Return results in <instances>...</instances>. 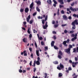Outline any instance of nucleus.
<instances>
[{"mask_svg": "<svg viewBox=\"0 0 78 78\" xmlns=\"http://www.w3.org/2000/svg\"><path fill=\"white\" fill-rule=\"evenodd\" d=\"M69 62H70V63H73V62H72V60H69Z\"/></svg>", "mask_w": 78, "mask_h": 78, "instance_id": "0e129e2a", "label": "nucleus"}, {"mask_svg": "<svg viewBox=\"0 0 78 78\" xmlns=\"http://www.w3.org/2000/svg\"><path fill=\"white\" fill-rule=\"evenodd\" d=\"M38 39H40V40H42V39H43V38H42V37H39Z\"/></svg>", "mask_w": 78, "mask_h": 78, "instance_id": "de8ad7c7", "label": "nucleus"}, {"mask_svg": "<svg viewBox=\"0 0 78 78\" xmlns=\"http://www.w3.org/2000/svg\"><path fill=\"white\" fill-rule=\"evenodd\" d=\"M36 68H34V73L36 72Z\"/></svg>", "mask_w": 78, "mask_h": 78, "instance_id": "49530a36", "label": "nucleus"}, {"mask_svg": "<svg viewBox=\"0 0 78 78\" xmlns=\"http://www.w3.org/2000/svg\"><path fill=\"white\" fill-rule=\"evenodd\" d=\"M60 67L61 69H64V66L61 64V63L60 64Z\"/></svg>", "mask_w": 78, "mask_h": 78, "instance_id": "f8f14e48", "label": "nucleus"}, {"mask_svg": "<svg viewBox=\"0 0 78 78\" xmlns=\"http://www.w3.org/2000/svg\"><path fill=\"white\" fill-rule=\"evenodd\" d=\"M73 48V47L72 46V45L70 44L69 45V48H69V49H71V48Z\"/></svg>", "mask_w": 78, "mask_h": 78, "instance_id": "a878e982", "label": "nucleus"}, {"mask_svg": "<svg viewBox=\"0 0 78 78\" xmlns=\"http://www.w3.org/2000/svg\"><path fill=\"white\" fill-rule=\"evenodd\" d=\"M32 61H30V63H29V64L30 65V66H31L32 65Z\"/></svg>", "mask_w": 78, "mask_h": 78, "instance_id": "603ef678", "label": "nucleus"}, {"mask_svg": "<svg viewBox=\"0 0 78 78\" xmlns=\"http://www.w3.org/2000/svg\"><path fill=\"white\" fill-rule=\"evenodd\" d=\"M59 55H61V56H62L63 55L62 52V51H61L60 50L59 51V53H58Z\"/></svg>", "mask_w": 78, "mask_h": 78, "instance_id": "2eb2a0df", "label": "nucleus"}, {"mask_svg": "<svg viewBox=\"0 0 78 78\" xmlns=\"http://www.w3.org/2000/svg\"><path fill=\"white\" fill-rule=\"evenodd\" d=\"M61 13H62V14H64V11L63 10H61Z\"/></svg>", "mask_w": 78, "mask_h": 78, "instance_id": "8fccbe9b", "label": "nucleus"}, {"mask_svg": "<svg viewBox=\"0 0 78 78\" xmlns=\"http://www.w3.org/2000/svg\"><path fill=\"white\" fill-rule=\"evenodd\" d=\"M58 1L61 5H64L63 0H58Z\"/></svg>", "mask_w": 78, "mask_h": 78, "instance_id": "6e6552de", "label": "nucleus"}, {"mask_svg": "<svg viewBox=\"0 0 78 78\" xmlns=\"http://www.w3.org/2000/svg\"><path fill=\"white\" fill-rule=\"evenodd\" d=\"M75 61H78V58H77V57H75Z\"/></svg>", "mask_w": 78, "mask_h": 78, "instance_id": "c03bdc74", "label": "nucleus"}, {"mask_svg": "<svg viewBox=\"0 0 78 78\" xmlns=\"http://www.w3.org/2000/svg\"><path fill=\"white\" fill-rule=\"evenodd\" d=\"M35 45L36 47L37 48V44L36 42H35Z\"/></svg>", "mask_w": 78, "mask_h": 78, "instance_id": "bf43d9fd", "label": "nucleus"}, {"mask_svg": "<svg viewBox=\"0 0 78 78\" xmlns=\"http://www.w3.org/2000/svg\"><path fill=\"white\" fill-rule=\"evenodd\" d=\"M53 2L55 3V5H57V2L56 1V0H53Z\"/></svg>", "mask_w": 78, "mask_h": 78, "instance_id": "473e14b6", "label": "nucleus"}, {"mask_svg": "<svg viewBox=\"0 0 78 78\" xmlns=\"http://www.w3.org/2000/svg\"><path fill=\"white\" fill-rule=\"evenodd\" d=\"M48 74L47 73H44V78H47V76Z\"/></svg>", "mask_w": 78, "mask_h": 78, "instance_id": "cd10ccee", "label": "nucleus"}, {"mask_svg": "<svg viewBox=\"0 0 78 78\" xmlns=\"http://www.w3.org/2000/svg\"><path fill=\"white\" fill-rule=\"evenodd\" d=\"M44 51H46V50H48V47H44Z\"/></svg>", "mask_w": 78, "mask_h": 78, "instance_id": "58836bf2", "label": "nucleus"}, {"mask_svg": "<svg viewBox=\"0 0 78 78\" xmlns=\"http://www.w3.org/2000/svg\"><path fill=\"white\" fill-rule=\"evenodd\" d=\"M71 37H75V34H71Z\"/></svg>", "mask_w": 78, "mask_h": 78, "instance_id": "09e8293b", "label": "nucleus"}, {"mask_svg": "<svg viewBox=\"0 0 78 78\" xmlns=\"http://www.w3.org/2000/svg\"><path fill=\"white\" fill-rule=\"evenodd\" d=\"M66 44H67V41H64L63 42V45H66Z\"/></svg>", "mask_w": 78, "mask_h": 78, "instance_id": "7c9ffc66", "label": "nucleus"}, {"mask_svg": "<svg viewBox=\"0 0 78 78\" xmlns=\"http://www.w3.org/2000/svg\"><path fill=\"white\" fill-rule=\"evenodd\" d=\"M73 50V52L74 53H75V52L76 51V48H74Z\"/></svg>", "mask_w": 78, "mask_h": 78, "instance_id": "6e6d98bb", "label": "nucleus"}, {"mask_svg": "<svg viewBox=\"0 0 78 78\" xmlns=\"http://www.w3.org/2000/svg\"><path fill=\"white\" fill-rule=\"evenodd\" d=\"M47 2L49 3V4H50V3H51V0H49L47 1Z\"/></svg>", "mask_w": 78, "mask_h": 78, "instance_id": "4c0bfd02", "label": "nucleus"}, {"mask_svg": "<svg viewBox=\"0 0 78 78\" xmlns=\"http://www.w3.org/2000/svg\"><path fill=\"white\" fill-rule=\"evenodd\" d=\"M23 24H24V25H26V24H27V22H25V21H24L23 22Z\"/></svg>", "mask_w": 78, "mask_h": 78, "instance_id": "e2e57ef3", "label": "nucleus"}, {"mask_svg": "<svg viewBox=\"0 0 78 78\" xmlns=\"http://www.w3.org/2000/svg\"><path fill=\"white\" fill-rule=\"evenodd\" d=\"M34 5V3H33V2H32L30 5V11H31V10L33 9V8Z\"/></svg>", "mask_w": 78, "mask_h": 78, "instance_id": "423d86ee", "label": "nucleus"}, {"mask_svg": "<svg viewBox=\"0 0 78 78\" xmlns=\"http://www.w3.org/2000/svg\"><path fill=\"white\" fill-rule=\"evenodd\" d=\"M77 37V34L76 33L75 34V37H74L77 39V37Z\"/></svg>", "mask_w": 78, "mask_h": 78, "instance_id": "864d4df0", "label": "nucleus"}, {"mask_svg": "<svg viewBox=\"0 0 78 78\" xmlns=\"http://www.w3.org/2000/svg\"><path fill=\"white\" fill-rule=\"evenodd\" d=\"M48 27V25H45L44 26H43V28L44 29H46Z\"/></svg>", "mask_w": 78, "mask_h": 78, "instance_id": "6ab92c4d", "label": "nucleus"}, {"mask_svg": "<svg viewBox=\"0 0 78 78\" xmlns=\"http://www.w3.org/2000/svg\"><path fill=\"white\" fill-rule=\"evenodd\" d=\"M29 20H30V19H28V18H27V22H29Z\"/></svg>", "mask_w": 78, "mask_h": 78, "instance_id": "680f3d73", "label": "nucleus"}, {"mask_svg": "<svg viewBox=\"0 0 78 78\" xmlns=\"http://www.w3.org/2000/svg\"><path fill=\"white\" fill-rule=\"evenodd\" d=\"M19 72H20V73H22V70L20 69L19 70Z\"/></svg>", "mask_w": 78, "mask_h": 78, "instance_id": "4d7b16f0", "label": "nucleus"}, {"mask_svg": "<svg viewBox=\"0 0 78 78\" xmlns=\"http://www.w3.org/2000/svg\"><path fill=\"white\" fill-rule=\"evenodd\" d=\"M36 9L37 11H38V12H40V9H39V8H38V7H37L36 8Z\"/></svg>", "mask_w": 78, "mask_h": 78, "instance_id": "72a5a7b5", "label": "nucleus"}, {"mask_svg": "<svg viewBox=\"0 0 78 78\" xmlns=\"http://www.w3.org/2000/svg\"><path fill=\"white\" fill-rule=\"evenodd\" d=\"M62 74L61 73H58V77H62Z\"/></svg>", "mask_w": 78, "mask_h": 78, "instance_id": "dca6fc26", "label": "nucleus"}, {"mask_svg": "<svg viewBox=\"0 0 78 78\" xmlns=\"http://www.w3.org/2000/svg\"><path fill=\"white\" fill-rule=\"evenodd\" d=\"M43 18H44L43 17H42V16H38L37 17V18L38 19H43Z\"/></svg>", "mask_w": 78, "mask_h": 78, "instance_id": "b1692460", "label": "nucleus"}, {"mask_svg": "<svg viewBox=\"0 0 78 78\" xmlns=\"http://www.w3.org/2000/svg\"><path fill=\"white\" fill-rule=\"evenodd\" d=\"M27 41H28V39L25 38H24V39H23V42L27 43Z\"/></svg>", "mask_w": 78, "mask_h": 78, "instance_id": "1a4fd4ad", "label": "nucleus"}, {"mask_svg": "<svg viewBox=\"0 0 78 78\" xmlns=\"http://www.w3.org/2000/svg\"><path fill=\"white\" fill-rule=\"evenodd\" d=\"M66 41V43H68V42H70V40L69 39H68Z\"/></svg>", "mask_w": 78, "mask_h": 78, "instance_id": "5fc2aeb1", "label": "nucleus"}, {"mask_svg": "<svg viewBox=\"0 0 78 78\" xmlns=\"http://www.w3.org/2000/svg\"><path fill=\"white\" fill-rule=\"evenodd\" d=\"M57 69L58 70H61V68L59 66H57Z\"/></svg>", "mask_w": 78, "mask_h": 78, "instance_id": "f704fd0d", "label": "nucleus"}, {"mask_svg": "<svg viewBox=\"0 0 78 78\" xmlns=\"http://www.w3.org/2000/svg\"><path fill=\"white\" fill-rule=\"evenodd\" d=\"M29 50L30 51H32V48H29Z\"/></svg>", "mask_w": 78, "mask_h": 78, "instance_id": "13d9d810", "label": "nucleus"}, {"mask_svg": "<svg viewBox=\"0 0 78 78\" xmlns=\"http://www.w3.org/2000/svg\"><path fill=\"white\" fill-rule=\"evenodd\" d=\"M33 31H34V33H37V31L35 30V29L33 30Z\"/></svg>", "mask_w": 78, "mask_h": 78, "instance_id": "37998d69", "label": "nucleus"}, {"mask_svg": "<svg viewBox=\"0 0 78 78\" xmlns=\"http://www.w3.org/2000/svg\"><path fill=\"white\" fill-rule=\"evenodd\" d=\"M77 15L75 14H74L73 15V16L74 17H76Z\"/></svg>", "mask_w": 78, "mask_h": 78, "instance_id": "3c124183", "label": "nucleus"}, {"mask_svg": "<svg viewBox=\"0 0 78 78\" xmlns=\"http://www.w3.org/2000/svg\"><path fill=\"white\" fill-rule=\"evenodd\" d=\"M74 5H75V3L73 2L71 4V6H73Z\"/></svg>", "mask_w": 78, "mask_h": 78, "instance_id": "ea45409f", "label": "nucleus"}, {"mask_svg": "<svg viewBox=\"0 0 78 78\" xmlns=\"http://www.w3.org/2000/svg\"><path fill=\"white\" fill-rule=\"evenodd\" d=\"M70 9L71 11H73V12H75L77 11L76 9L75 8L73 9V8H72V6H70L69 9L68 8H67V11H70Z\"/></svg>", "mask_w": 78, "mask_h": 78, "instance_id": "7ed1b4c3", "label": "nucleus"}, {"mask_svg": "<svg viewBox=\"0 0 78 78\" xmlns=\"http://www.w3.org/2000/svg\"><path fill=\"white\" fill-rule=\"evenodd\" d=\"M24 56H27V53H26L24 54Z\"/></svg>", "mask_w": 78, "mask_h": 78, "instance_id": "774afa93", "label": "nucleus"}, {"mask_svg": "<svg viewBox=\"0 0 78 78\" xmlns=\"http://www.w3.org/2000/svg\"><path fill=\"white\" fill-rule=\"evenodd\" d=\"M33 23V20H31L29 22L30 24H32Z\"/></svg>", "mask_w": 78, "mask_h": 78, "instance_id": "4be33fe9", "label": "nucleus"}, {"mask_svg": "<svg viewBox=\"0 0 78 78\" xmlns=\"http://www.w3.org/2000/svg\"><path fill=\"white\" fill-rule=\"evenodd\" d=\"M68 70H72V68L70 67H69L68 68Z\"/></svg>", "mask_w": 78, "mask_h": 78, "instance_id": "052dcab7", "label": "nucleus"}, {"mask_svg": "<svg viewBox=\"0 0 78 78\" xmlns=\"http://www.w3.org/2000/svg\"><path fill=\"white\" fill-rule=\"evenodd\" d=\"M70 50H71V49L68 48L66 49V51L65 49V51L67 53H68V54H70Z\"/></svg>", "mask_w": 78, "mask_h": 78, "instance_id": "0eeeda50", "label": "nucleus"}, {"mask_svg": "<svg viewBox=\"0 0 78 78\" xmlns=\"http://www.w3.org/2000/svg\"><path fill=\"white\" fill-rule=\"evenodd\" d=\"M36 14H37V13L36 12H35L33 14V16H35Z\"/></svg>", "mask_w": 78, "mask_h": 78, "instance_id": "e433bc0d", "label": "nucleus"}, {"mask_svg": "<svg viewBox=\"0 0 78 78\" xmlns=\"http://www.w3.org/2000/svg\"><path fill=\"white\" fill-rule=\"evenodd\" d=\"M31 18V16L30 15H29L28 17L27 18V19H30V18Z\"/></svg>", "mask_w": 78, "mask_h": 78, "instance_id": "a19ab883", "label": "nucleus"}, {"mask_svg": "<svg viewBox=\"0 0 78 78\" xmlns=\"http://www.w3.org/2000/svg\"><path fill=\"white\" fill-rule=\"evenodd\" d=\"M59 7L60 8H64V5H59Z\"/></svg>", "mask_w": 78, "mask_h": 78, "instance_id": "393cba45", "label": "nucleus"}, {"mask_svg": "<svg viewBox=\"0 0 78 78\" xmlns=\"http://www.w3.org/2000/svg\"><path fill=\"white\" fill-rule=\"evenodd\" d=\"M69 19H72V17L71 16H69L68 17Z\"/></svg>", "mask_w": 78, "mask_h": 78, "instance_id": "338daca9", "label": "nucleus"}, {"mask_svg": "<svg viewBox=\"0 0 78 78\" xmlns=\"http://www.w3.org/2000/svg\"><path fill=\"white\" fill-rule=\"evenodd\" d=\"M37 61L35 60L34 63L33 65H32V66H33V67H35L36 66V63L37 65L39 66L40 65V62H39V59H40V58L39 57H38L37 58Z\"/></svg>", "mask_w": 78, "mask_h": 78, "instance_id": "f03ea898", "label": "nucleus"}, {"mask_svg": "<svg viewBox=\"0 0 78 78\" xmlns=\"http://www.w3.org/2000/svg\"><path fill=\"white\" fill-rule=\"evenodd\" d=\"M54 64H58V61H55L53 62Z\"/></svg>", "mask_w": 78, "mask_h": 78, "instance_id": "aec40b11", "label": "nucleus"}, {"mask_svg": "<svg viewBox=\"0 0 78 78\" xmlns=\"http://www.w3.org/2000/svg\"><path fill=\"white\" fill-rule=\"evenodd\" d=\"M75 24L76 25H78V20H75L74 21H73L72 23V25H73V27L72 28V30H73L76 28V26H75Z\"/></svg>", "mask_w": 78, "mask_h": 78, "instance_id": "f257e3e1", "label": "nucleus"}, {"mask_svg": "<svg viewBox=\"0 0 78 78\" xmlns=\"http://www.w3.org/2000/svg\"><path fill=\"white\" fill-rule=\"evenodd\" d=\"M41 44L42 45H44V42L41 41Z\"/></svg>", "mask_w": 78, "mask_h": 78, "instance_id": "a18cd8bd", "label": "nucleus"}, {"mask_svg": "<svg viewBox=\"0 0 78 78\" xmlns=\"http://www.w3.org/2000/svg\"><path fill=\"white\" fill-rule=\"evenodd\" d=\"M23 11H24V10L23 9H21L20 10V12H23Z\"/></svg>", "mask_w": 78, "mask_h": 78, "instance_id": "bb28decb", "label": "nucleus"}, {"mask_svg": "<svg viewBox=\"0 0 78 78\" xmlns=\"http://www.w3.org/2000/svg\"><path fill=\"white\" fill-rule=\"evenodd\" d=\"M64 33L65 34H67V33H68V31H67V30H65L64 31Z\"/></svg>", "mask_w": 78, "mask_h": 78, "instance_id": "2f4dec72", "label": "nucleus"}, {"mask_svg": "<svg viewBox=\"0 0 78 78\" xmlns=\"http://www.w3.org/2000/svg\"><path fill=\"white\" fill-rule=\"evenodd\" d=\"M78 64V62H73V64H74L75 65H77Z\"/></svg>", "mask_w": 78, "mask_h": 78, "instance_id": "f3484780", "label": "nucleus"}, {"mask_svg": "<svg viewBox=\"0 0 78 78\" xmlns=\"http://www.w3.org/2000/svg\"><path fill=\"white\" fill-rule=\"evenodd\" d=\"M36 3H37V5H40L41 4V1H38L37 2H36Z\"/></svg>", "mask_w": 78, "mask_h": 78, "instance_id": "a211bd4d", "label": "nucleus"}, {"mask_svg": "<svg viewBox=\"0 0 78 78\" xmlns=\"http://www.w3.org/2000/svg\"><path fill=\"white\" fill-rule=\"evenodd\" d=\"M25 11L26 13H27L29 11V9H28V8L26 7L25 9Z\"/></svg>", "mask_w": 78, "mask_h": 78, "instance_id": "9d476101", "label": "nucleus"}, {"mask_svg": "<svg viewBox=\"0 0 78 78\" xmlns=\"http://www.w3.org/2000/svg\"><path fill=\"white\" fill-rule=\"evenodd\" d=\"M77 39V38H76L74 37V38H73L71 39V41H75V40L76 39Z\"/></svg>", "mask_w": 78, "mask_h": 78, "instance_id": "412c9836", "label": "nucleus"}, {"mask_svg": "<svg viewBox=\"0 0 78 78\" xmlns=\"http://www.w3.org/2000/svg\"><path fill=\"white\" fill-rule=\"evenodd\" d=\"M57 14L58 16H59V9H58Z\"/></svg>", "mask_w": 78, "mask_h": 78, "instance_id": "c756f323", "label": "nucleus"}, {"mask_svg": "<svg viewBox=\"0 0 78 78\" xmlns=\"http://www.w3.org/2000/svg\"><path fill=\"white\" fill-rule=\"evenodd\" d=\"M39 50H37L36 51V53L37 56H39Z\"/></svg>", "mask_w": 78, "mask_h": 78, "instance_id": "9b49d317", "label": "nucleus"}, {"mask_svg": "<svg viewBox=\"0 0 78 78\" xmlns=\"http://www.w3.org/2000/svg\"><path fill=\"white\" fill-rule=\"evenodd\" d=\"M58 58L59 59H61L62 58V57L61 55H58Z\"/></svg>", "mask_w": 78, "mask_h": 78, "instance_id": "c85d7f7f", "label": "nucleus"}, {"mask_svg": "<svg viewBox=\"0 0 78 78\" xmlns=\"http://www.w3.org/2000/svg\"><path fill=\"white\" fill-rule=\"evenodd\" d=\"M54 47L55 49L56 50H58V48L56 46H54Z\"/></svg>", "mask_w": 78, "mask_h": 78, "instance_id": "c9c22d12", "label": "nucleus"}, {"mask_svg": "<svg viewBox=\"0 0 78 78\" xmlns=\"http://www.w3.org/2000/svg\"><path fill=\"white\" fill-rule=\"evenodd\" d=\"M75 32V31L74 30H72V31H70V32H68V33H71V34H73V33H74Z\"/></svg>", "mask_w": 78, "mask_h": 78, "instance_id": "5701e85b", "label": "nucleus"}, {"mask_svg": "<svg viewBox=\"0 0 78 78\" xmlns=\"http://www.w3.org/2000/svg\"><path fill=\"white\" fill-rule=\"evenodd\" d=\"M30 28L29 27L28 28L27 30V33H28V34H30L29 35V39H31V38H32V34H30V33H31V32L30 31Z\"/></svg>", "mask_w": 78, "mask_h": 78, "instance_id": "39448f33", "label": "nucleus"}, {"mask_svg": "<svg viewBox=\"0 0 78 78\" xmlns=\"http://www.w3.org/2000/svg\"><path fill=\"white\" fill-rule=\"evenodd\" d=\"M23 62H24V64H26V63L27 62L25 60H23Z\"/></svg>", "mask_w": 78, "mask_h": 78, "instance_id": "69168bd1", "label": "nucleus"}, {"mask_svg": "<svg viewBox=\"0 0 78 78\" xmlns=\"http://www.w3.org/2000/svg\"><path fill=\"white\" fill-rule=\"evenodd\" d=\"M63 19L65 20H67L68 19V18H67V16H66V15H63Z\"/></svg>", "mask_w": 78, "mask_h": 78, "instance_id": "ddd939ff", "label": "nucleus"}, {"mask_svg": "<svg viewBox=\"0 0 78 78\" xmlns=\"http://www.w3.org/2000/svg\"><path fill=\"white\" fill-rule=\"evenodd\" d=\"M58 25H58V24H55L54 26L55 28H56V27H58Z\"/></svg>", "mask_w": 78, "mask_h": 78, "instance_id": "79ce46f5", "label": "nucleus"}, {"mask_svg": "<svg viewBox=\"0 0 78 78\" xmlns=\"http://www.w3.org/2000/svg\"><path fill=\"white\" fill-rule=\"evenodd\" d=\"M54 44H55V41H52L51 43V47H53L54 46Z\"/></svg>", "mask_w": 78, "mask_h": 78, "instance_id": "4468645a", "label": "nucleus"}, {"mask_svg": "<svg viewBox=\"0 0 78 78\" xmlns=\"http://www.w3.org/2000/svg\"><path fill=\"white\" fill-rule=\"evenodd\" d=\"M43 18H45L44 19V20H43L42 21V24H44V23H45V21H47V19H48V16L46 15L45 16V15H43L42 16Z\"/></svg>", "mask_w": 78, "mask_h": 78, "instance_id": "20e7f679", "label": "nucleus"}]
</instances>
